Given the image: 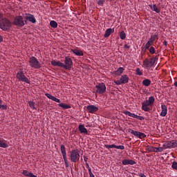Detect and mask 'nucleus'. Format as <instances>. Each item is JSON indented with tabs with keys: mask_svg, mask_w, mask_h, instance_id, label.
<instances>
[{
	"mask_svg": "<svg viewBox=\"0 0 177 177\" xmlns=\"http://www.w3.org/2000/svg\"><path fill=\"white\" fill-rule=\"evenodd\" d=\"M50 26L53 27V28H56L57 27V22L55 21H51L50 22Z\"/></svg>",
	"mask_w": 177,
	"mask_h": 177,
	"instance_id": "obj_29",
	"label": "nucleus"
},
{
	"mask_svg": "<svg viewBox=\"0 0 177 177\" xmlns=\"http://www.w3.org/2000/svg\"><path fill=\"white\" fill-rule=\"evenodd\" d=\"M0 109L1 110H6L8 109V106L1 104V105H0Z\"/></svg>",
	"mask_w": 177,
	"mask_h": 177,
	"instance_id": "obj_42",
	"label": "nucleus"
},
{
	"mask_svg": "<svg viewBox=\"0 0 177 177\" xmlns=\"http://www.w3.org/2000/svg\"><path fill=\"white\" fill-rule=\"evenodd\" d=\"M28 104H29L30 107H31V109H32V110H37V108H35V102H34L32 101H29Z\"/></svg>",
	"mask_w": 177,
	"mask_h": 177,
	"instance_id": "obj_27",
	"label": "nucleus"
},
{
	"mask_svg": "<svg viewBox=\"0 0 177 177\" xmlns=\"http://www.w3.org/2000/svg\"><path fill=\"white\" fill-rule=\"evenodd\" d=\"M86 165L87 169H88V171H92V169H91V167H89V164L88 163H86Z\"/></svg>",
	"mask_w": 177,
	"mask_h": 177,
	"instance_id": "obj_47",
	"label": "nucleus"
},
{
	"mask_svg": "<svg viewBox=\"0 0 177 177\" xmlns=\"http://www.w3.org/2000/svg\"><path fill=\"white\" fill-rule=\"evenodd\" d=\"M14 24L15 26H17V27H24L26 24L22 16L16 17L14 19Z\"/></svg>",
	"mask_w": 177,
	"mask_h": 177,
	"instance_id": "obj_10",
	"label": "nucleus"
},
{
	"mask_svg": "<svg viewBox=\"0 0 177 177\" xmlns=\"http://www.w3.org/2000/svg\"><path fill=\"white\" fill-rule=\"evenodd\" d=\"M137 138H139L140 139H143L144 138H146V134L138 132V136H137Z\"/></svg>",
	"mask_w": 177,
	"mask_h": 177,
	"instance_id": "obj_34",
	"label": "nucleus"
},
{
	"mask_svg": "<svg viewBox=\"0 0 177 177\" xmlns=\"http://www.w3.org/2000/svg\"><path fill=\"white\" fill-rule=\"evenodd\" d=\"M174 85L177 87V82H174Z\"/></svg>",
	"mask_w": 177,
	"mask_h": 177,
	"instance_id": "obj_54",
	"label": "nucleus"
},
{
	"mask_svg": "<svg viewBox=\"0 0 177 177\" xmlns=\"http://www.w3.org/2000/svg\"><path fill=\"white\" fill-rule=\"evenodd\" d=\"M83 158H84V161L85 162V163L87 164L88 163V157L83 156Z\"/></svg>",
	"mask_w": 177,
	"mask_h": 177,
	"instance_id": "obj_46",
	"label": "nucleus"
},
{
	"mask_svg": "<svg viewBox=\"0 0 177 177\" xmlns=\"http://www.w3.org/2000/svg\"><path fill=\"white\" fill-rule=\"evenodd\" d=\"M61 153L62 154V157H66L67 156V153L66 152V147H64V145H62L60 147Z\"/></svg>",
	"mask_w": 177,
	"mask_h": 177,
	"instance_id": "obj_25",
	"label": "nucleus"
},
{
	"mask_svg": "<svg viewBox=\"0 0 177 177\" xmlns=\"http://www.w3.org/2000/svg\"><path fill=\"white\" fill-rule=\"evenodd\" d=\"M163 44L165 46H167V45H168V43L167 42V41H164Z\"/></svg>",
	"mask_w": 177,
	"mask_h": 177,
	"instance_id": "obj_52",
	"label": "nucleus"
},
{
	"mask_svg": "<svg viewBox=\"0 0 177 177\" xmlns=\"http://www.w3.org/2000/svg\"><path fill=\"white\" fill-rule=\"evenodd\" d=\"M58 106L63 109L64 110H67V109H71V106L64 103H60L58 104Z\"/></svg>",
	"mask_w": 177,
	"mask_h": 177,
	"instance_id": "obj_24",
	"label": "nucleus"
},
{
	"mask_svg": "<svg viewBox=\"0 0 177 177\" xmlns=\"http://www.w3.org/2000/svg\"><path fill=\"white\" fill-rule=\"evenodd\" d=\"M140 177H147V176H146V175H145V174H140Z\"/></svg>",
	"mask_w": 177,
	"mask_h": 177,
	"instance_id": "obj_53",
	"label": "nucleus"
},
{
	"mask_svg": "<svg viewBox=\"0 0 177 177\" xmlns=\"http://www.w3.org/2000/svg\"><path fill=\"white\" fill-rule=\"evenodd\" d=\"M122 73H124V68L122 67H120L119 68H118V70L115 71L116 74H122Z\"/></svg>",
	"mask_w": 177,
	"mask_h": 177,
	"instance_id": "obj_33",
	"label": "nucleus"
},
{
	"mask_svg": "<svg viewBox=\"0 0 177 177\" xmlns=\"http://www.w3.org/2000/svg\"><path fill=\"white\" fill-rule=\"evenodd\" d=\"M154 97L150 96L148 100H145L142 103V109L144 111H150V107L154 106Z\"/></svg>",
	"mask_w": 177,
	"mask_h": 177,
	"instance_id": "obj_1",
	"label": "nucleus"
},
{
	"mask_svg": "<svg viewBox=\"0 0 177 177\" xmlns=\"http://www.w3.org/2000/svg\"><path fill=\"white\" fill-rule=\"evenodd\" d=\"M88 174L90 177H95V175H93V173H92V170H90Z\"/></svg>",
	"mask_w": 177,
	"mask_h": 177,
	"instance_id": "obj_45",
	"label": "nucleus"
},
{
	"mask_svg": "<svg viewBox=\"0 0 177 177\" xmlns=\"http://www.w3.org/2000/svg\"><path fill=\"white\" fill-rule=\"evenodd\" d=\"M26 19L33 24H35V23H37V19H35V17H34V15L31 14H26Z\"/></svg>",
	"mask_w": 177,
	"mask_h": 177,
	"instance_id": "obj_13",
	"label": "nucleus"
},
{
	"mask_svg": "<svg viewBox=\"0 0 177 177\" xmlns=\"http://www.w3.org/2000/svg\"><path fill=\"white\" fill-rule=\"evenodd\" d=\"M3 41V37L0 35V42H2Z\"/></svg>",
	"mask_w": 177,
	"mask_h": 177,
	"instance_id": "obj_51",
	"label": "nucleus"
},
{
	"mask_svg": "<svg viewBox=\"0 0 177 177\" xmlns=\"http://www.w3.org/2000/svg\"><path fill=\"white\" fill-rule=\"evenodd\" d=\"M149 6L151 9V10H153V12H156V13H160V9L157 8V6H156V4L154 5L149 4Z\"/></svg>",
	"mask_w": 177,
	"mask_h": 177,
	"instance_id": "obj_22",
	"label": "nucleus"
},
{
	"mask_svg": "<svg viewBox=\"0 0 177 177\" xmlns=\"http://www.w3.org/2000/svg\"><path fill=\"white\" fill-rule=\"evenodd\" d=\"M120 81L122 84H127V82L129 81V77H128V75H122L120 77Z\"/></svg>",
	"mask_w": 177,
	"mask_h": 177,
	"instance_id": "obj_20",
	"label": "nucleus"
},
{
	"mask_svg": "<svg viewBox=\"0 0 177 177\" xmlns=\"http://www.w3.org/2000/svg\"><path fill=\"white\" fill-rule=\"evenodd\" d=\"M115 149H119L120 150H124L125 147L124 145H115Z\"/></svg>",
	"mask_w": 177,
	"mask_h": 177,
	"instance_id": "obj_39",
	"label": "nucleus"
},
{
	"mask_svg": "<svg viewBox=\"0 0 177 177\" xmlns=\"http://www.w3.org/2000/svg\"><path fill=\"white\" fill-rule=\"evenodd\" d=\"M12 24L7 19H3L0 21V28L3 31H8V30L10 29V26Z\"/></svg>",
	"mask_w": 177,
	"mask_h": 177,
	"instance_id": "obj_3",
	"label": "nucleus"
},
{
	"mask_svg": "<svg viewBox=\"0 0 177 177\" xmlns=\"http://www.w3.org/2000/svg\"><path fill=\"white\" fill-rule=\"evenodd\" d=\"M150 46H151V41H147V44H145V48L146 49H149V48H150Z\"/></svg>",
	"mask_w": 177,
	"mask_h": 177,
	"instance_id": "obj_43",
	"label": "nucleus"
},
{
	"mask_svg": "<svg viewBox=\"0 0 177 177\" xmlns=\"http://www.w3.org/2000/svg\"><path fill=\"white\" fill-rule=\"evenodd\" d=\"M29 65L33 68H41V64L35 57H32L29 60Z\"/></svg>",
	"mask_w": 177,
	"mask_h": 177,
	"instance_id": "obj_6",
	"label": "nucleus"
},
{
	"mask_svg": "<svg viewBox=\"0 0 177 177\" xmlns=\"http://www.w3.org/2000/svg\"><path fill=\"white\" fill-rule=\"evenodd\" d=\"M98 5H103L104 3V0H98L97 1Z\"/></svg>",
	"mask_w": 177,
	"mask_h": 177,
	"instance_id": "obj_44",
	"label": "nucleus"
},
{
	"mask_svg": "<svg viewBox=\"0 0 177 177\" xmlns=\"http://www.w3.org/2000/svg\"><path fill=\"white\" fill-rule=\"evenodd\" d=\"M0 19H2V14L0 13Z\"/></svg>",
	"mask_w": 177,
	"mask_h": 177,
	"instance_id": "obj_55",
	"label": "nucleus"
},
{
	"mask_svg": "<svg viewBox=\"0 0 177 177\" xmlns=\"http://www.w3.org/2000/svg\"><path fill=\"white\" fill-rule=\"evenodd\" d=\"M149 52L152 54L154 55V53H156V49L154 48V47H151L149 48Z\"/></svg>",
	"mask_w": 177,
	"mask_h": 177,
	"instance_id": "obj_41",
	"label": "nucleus"
},
{
	"mask_svg": "<svg viewBox=\"0 0 177 177\" xmlns=\"http://www.w3.org/2000/svg\"><path fill=\"white\" fill-rule=\"evenodd\" d=\"M51 64L52 66H57V67H62L63 68V63L61 62L60 61H55V60H53L51 62Z\"/></svg>",
	"mask_w": 177,
	"mask_h": 177,
	"instance_id": "obj_19",
	"label": "nucleus"
},
{
	"mask_svg": "<svg viewBox=\"0 0 177 177\" xmlns=\"http://www.w3.org/2000/svg\"><path fill=\"white\" fill-rule=\"evenodd\" d=\"M16 77L19 81H21L22 82H26V84H30V80L24 75V73H23V70H19V71L17 73Z\"/></svg>",
	"mask_w": 177,
	"mask_h": 177,
	"instance_id": "obj_7",
	"label": "nucleus"
},
{
	"mask_svg": "<svg viewBox=\"0 0 177 177\" xmlns=\"http://www.w3.org/2000/svg\"><path fill=\"white\" fill-rule=\"evenodd\" d=\"M78 128H79V131H80V133H84V135H88V130L86 129V128H85V125H84L82 124H80Z\"/></svg>",
	"mask_w": 177,
	"mask_h": 177,
	"instance_id": "obj_14",
	"label": "nucleus"
},
{
	"mask_svg": "<svg viewBox=\"0 0 177 177\" xmlns=\"http://www.w3.org/2000/svg\"><path fill=\"white\" fill-rule=\"evenodd\" d=\"M123 113L124 114H125V115H129V117H132L133 118H136L137 120H140L141 121L142 120H145V118H143V116H139L128 111H124Z\"/></svg>",
	"mask_w": 177,
	"mask_h": 177,
	"instance_id": "obj_11",
	"label": "nucleus"
},
{
	"mask_svg": "<svg viewBox=\"0 0 177 177\" xmlns=\"http://www.w3.org/2000/svg\"><path fill=\"white\" fill-rule=\"evenodd\" d=\"M115 145H105L106 149H115Z\"/></svg>",
	"mask_w": 177,
	"mask_h": 177,
	"instance_id": "obj_38",
	"label": "nucleus"
},
{
	"mask_svg": "<svg viewBox=\"0 0 177 177\" xmlns=\"http://www.w3.org/2000/svg\"><path fill=\"white\" fill-rule=\"evenodd\" d=\"M156 60H158V55H156L155 57H152L150 59L147 58L143 61V66L145 68H151V67L156 64Z\"/></svg>",
	"mask_w": 177,
	"mask_h": 177,
	"instance_id": "obj_2",
	"label": "nucleus"
},
{
	"mask_svg": "<svg viewBox=\"0 0 177 177\" xmlns=\"http://www.w3.org/2000/svg\"><path fill=\"white\" fill-rule=\"evenodd\" d=\"M62 157H63V160L65 162L66 168H68V160H67V157L66 156H62Z\"/></svg>",
	"mask_w": 177,
	"mask_h": 177,
	"instance_id": "obj_35",
	"label": "nucleus"
},
{
	"mask_svg": "<svg viewBox=\"0 0 177 177\" xmlns=\"http://www.w3.org/2000/svg\"><path fill=\"white\" fill-rule=\"evenodd\" d=\"M73 67V59L69 57H65L64 63H62V68L70 70Z\"/></svg>",
	"mask_w": 177,
	"mask_h": 177,
	"instance_id": "obj_5",
	"label": "nucleus"
},
{
	"mask_svg": "<svg viewBox=\"0 0 177 177\" xmlns=\"http://www.w3.org/2000/svg\"><path fill=\"white\" fill-rule=\"evenodd\" d=\"M86 110L88 113H91V114H93L94 113H96L97 110H99V108L95 105H88L86 106Z\"/></svg>",
	"mask_w": 177,
	"mask_h": 177,
	"instance_id": "obj_12",
	"label": "nucleus"
},
{
	"mask_svg": "<svg viewBox=\"0 0 177 177\" xmlns=\"http://www.w3.org/2000/svg\"><path fill=\"white\" fill-rule=\"evenodd\" d=\"M163 147H165V149H175V147H177V140H173L168 141L163 144Z\"/></svg>",
	"mask_w": 177,
	"mask_h": 177,
	"instance_id": "obj_9",
	"label": "nucleus"
},
{
	"mask_svg": "<svg viewBox=\"0 0 177 177\" xmlns=\"http://www.w3.org/2000/svg\"><path fill=\"white\" fill-rule=\"evenodd\" d=\"M22 174L24 176L37 177V176L34 175L32 172H28L27 170H24Z\"/></svg>",
	"mask_w": 177,
	"mask_h": 177,
	"instance_id": "obj_23",
	"label": "nucleus"
},
{
	"mask_svg": "<svg viewBox=\"0 0 177 177\" xmlns=\"http://www.w3.org/2000/svg\"><path fill=\"white\" fill-rule=\"evenodd\" d=\"M131 135H134V136H137L138 137V136L139 134V131L131 130Z\"/></svg>",
	"mask_w": 177,
	"mask_h": 177,
	"instance_id": "obj_40",
	"label": "nucleus"
},
{
	"mask_svg": "<svg viewBox=\"0 0 177 177\" xmlns=\"http://www.w3.org/2000/svg\"><path fill=\"white\" fill-rule=\"evenodd\" d=\"M106 92V85L104 83H100L95 86V93H100V95Z\"/></svg>",
	"mask_w": 177,
	"mask_h": 177,
	"instance_id": "obj_8",
	"label": "nucleus"
},
{
	"mask_svg": "<svg viewBox=\"0 0 177 177\" xmlns=\"http://www.w3.org/2000/svg\"><path fill=\"white\" fill-rule=\"evenodd\" d=\"M71 52H73L74 55H76V56H84V53L82 52V50L72 49Z\"/></svg>",
	"mask_w": 177,
	"mask_h": 177,
	"instance_id": "obj_21",
	"label": "nucleus"
},
{
	"mask_svg": "<svg viewBox=\"0 0 177 177\" xmlns=\"http://www.w3.org/2000/svg\"><path fill=\"white\" fill-rule=\"evenodd\" d=\"M0 147L6 149V147H8V145L5 142L0 140Z\"/></svg>",
	"mask_w": 177,
	"mask_h": 177,
	"instance_id": "obj_28",
	"label": "nucleus"
},
{
	"mask_svg": "<svg viewBox=\"0 0 177 177\" xmlns=\"http://www.w3.org/2000/svg\"><path fill=\"white\" fill-rule=\"evenodd\" d=\"M161 109H162V111L160 113V115L161 117H165V115H167V106H165V104H162L161 105Z\"/></svg>",
	"mask_w": 177,
	"mask_h": 177,
	"instance_id": "obj_18",
	"label": "nucleus"
},
{
	"mask_svg": "<svg viewBox=\"0 0 177 177\" xmlns=\"http://www.w3.org/2000/svg\"><path fill=\"white\" fill-rule=\"evenodd\" d=\"M91 127H92V124L88 123L86 125V128H91Z\"/></svg>",
	"mask_w": 177,
	"mask_h": 177,
	"instance_id": "obj_50",
	"label": "nucleus"
},
{
	"mask_svg": "<svg viewBox=\"0 0 177 177\" xmlns=\"http://www.w3.org/2000/svg\"><path fill=\"white\" fill-rule=\"evenodd\" d=\"M122 164L123 165H135V164H136V162L133 160H123L122 161Z\"/></svg>",
	"mask_w": 177,
	"mask_h": 177,
	"instance_id": "obj_16",
	"label": "nucleus"
},
{
	"mask_svg": "<svg viewBox=\"0 0 177 177\" xmlns=\"http://www.w3.org/2000/svg\"><path fill=\"white\" fill-rule=\"evenodd\" d=\"M136 75H143V72L140 70V68H137L136 70Z\"/></svg>",
	"mask_w": 177,
	"mask_h": 177,
	"instance_id": "obj_32",
	"label": "nucleus"
},
{
	"mask_svg": "<svg viewBox=\"0 0 177 177\" xmlns=\"http://www.w3.org/2000/svg\"><path fill=\"white\" fill-rule=\"evenodd\" d=\"M171 168H173V169H175L176 171H177V162L176 161H174L172 162Z\"/></svg>",
	"mask_w": 177,
	"mask_h": 177,
	"instance_id": "obj_37",
	"label": "nucleus"
},
{
	"mask_svg": "<svg viewBox=\"0 0 177 177\" xmlns=\"http://www.w3.org/2000/svg\"><path fill=\"white\" fill-rule=\"evenodd\" d=\"M71 161L72 162H77L80 160V151L77 149H73L70 153Z\"/></svg>",
	"mask_w": 177,
	"mask_h": 177,
	"instance_id": "obj_4",
	"label": "nucleus"
},
{
	"mask_svg": "<svg viewBox=\"0 0 177 177\" xmlns=\"http://www.w3.org/2000/svg\"><path fill=\"white\" fill-rule=\"evenodd\" d=\"M113 31H114V28H108V29H106V30L105 31V33L104 35V37L105 38H107V37H110V35H111V34H113Z\"/></svg>",
	"mask_w": 177,
	"mask_h": 177,
	"instance_id": "obj_17",
	"label": "nucleus"
},
{
	"mask_svg": "<svg viewBox=\"0 0 177 177\" xmlns=\"http://www.w3.org/2000/svg\"><path fill=\"white\" fill-rule=\"evenodd\" d=\"M150 84H151V81L149 79H145L142 81V85L144 86H150Z\"/></svg>",
	"mask_w": 177,
	"mask_h": 177,
	"instance_id": "obj_26",
	"label": "nucleus"
},
{
	"mask_svg": "<svg viewBox=\"0 0 177 177\" xmlns=\"http://www.w3.org/2000/svg\"><path fill=\"white\" fill-rule=\"evenodd\" d=\"M45 96H46V97H48L50 100H53V102H56L57 103H60V100L52 95V94L46 93Z\"/></svg>",
	"mask_w": 177,
	"mask_h": 177,
	"instance_id": "obj_15",
	"label": "nucleus"
},
{
	"mask_svg": "<svg viewBox=\"0 0 177 177\" xmlns=\"http://www.w3.org/2000/svg\"><path fill=\"white\" fill-rule=\"evenodd\" d=\"M115 84H116V85H121V84H122V82H121V80H120V81L115 82Z\"/></svg>",
	"mask_w": 177,
	"mask_h": 177,
	"instance_id": "obj_48",
	"label": "nucleus"
},
{
	"mask_svg": "<svg viewBox=\"0 0 177 177\" xmlns=\"http://www.w3.org/2000/svg\"><path fill=\"white\" fill-rule=\"evenodd\" d=\"M156 38H157V35H153L149 40V42H151V44H153V42H154V41H156Z\"/></svg>",
	"mask_w": 177,
	"mask_h": 177,
	"instance_id": "obj_36",
	"label": "nucleus"
},
{
	"mask_svg": "<svg viewBox=\"0 0 177 177\" xmlns=\"http://www.w3.org/2000/svg\"><path fill=\"white\" fill-rule=\"evenodd\" d=\"M120 39H125V38H127V35L125 34V32L122 31L120 33Z\"/></svg>",
	"mask_w": 177,
	"mask_h": 177,
	"instance_id": "obj_30",
	"label": "nucleus"
},
{
	"mask_svg": "<svg viewBox=\"0 0 177 177\" xmlns=\"http://www.w3.org/2000/svg\"><path fill=\"white\" fill-rule=\"evenodd\" d=\"M124 48H125L126 49H129V48H131V46H129L128 44H125V45H124Z\"/></svg>",
	"mask_w": 177,
	"mask_h": 177,
	"instance_id": "obj_49",
	"label": "nucleus"
},
{
	"mask_svg": "<svg viewBox=\"0 0 177 177\" xmlns=\"http://www.w3.org/2000/svg\"><path fill=\"white\" fill-rule=\"evenodd\" d=\"M164 149H165V147H154L153 150H154V151H156V152H161L164 150Z\"/></svg>",
	"mask_w": 177,
	"mask_h": 177,
	"instance_id": "obj_31",
	"label": "nucleus"
}]
</instances>
